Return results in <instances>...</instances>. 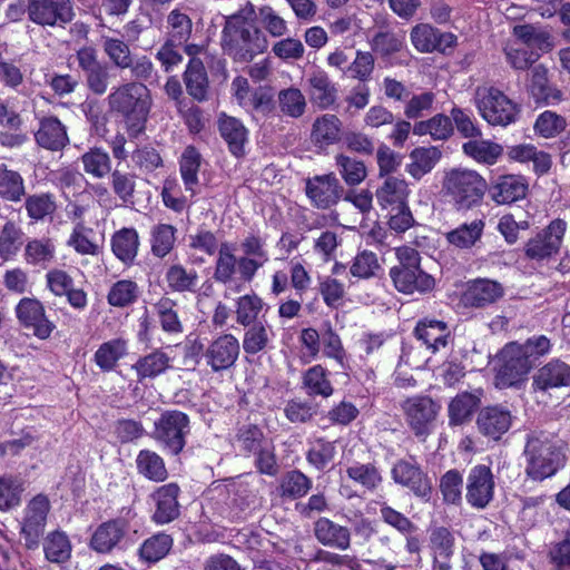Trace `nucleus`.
<instances>
[{
	"mask_svg": "<svg viewBox=\"0 0 570 570\" xmlns=\"http://www.w3.org/2000/svg\"><path fill=\"white\" fill-rule=\"evenodd\" d=\"M252 9H240L226 18L222 47L235 61L248 62L267 48V41L252 22Z\"/></svg>",
	"mask_w": 570,
	"mask_h": 570,
	"instance_id": "obj_1",
	"label": "nucleus"
},
{
	"mask_svg": "<svg viewBox=\"0 0 570 570\" xmlns=\"http://www.w3.org/2000/svg\"><path fill=\"white\" fill-rule=\"evenodd\" d=\"M110 111L120 115L131 137L145 130L151 99L148 88L141 82L130 81L115 87L107 97Z\"/></svg>",
	"mask_w": 570,
	"mask_h": 570,
	"instance_id": "obj_2",
	"label": "nucleus"
},
{
	"mask_svg": "<svg viewBox=\"0 0 570 570\" xmlns=\"http://www.w3.org/2000/svg\"><path fill=\"white\" fill-rule=\"evenodd\" d=\"M485 179L475 170L452 168L444 173L442 190L458 209L478 206L487 190Z\"/></svg>",
	"mask_w": 570,
	"mask_h": 570,
	"instance_id": "obj_3",
	"label": "nucleus"
},
{
	"mask_svg": "<svg viewBox=\"0 0 570 570\" xmlns=\"http://www.w3.org/2000/svg\"><path fill=\"white\" fill-rule=\"evenodd\" d=\"M473 100L480 116L492 126L507 127L517 120L518 105L497 87H476Z\"/></svg>",
	"mask_w": 570,
	"mask_h": 570,
	"instance_id": "obj_4",
	"label": "nucleus"
},
{
	"mask_svg": "<svg viewBox=\"0 0 570 570\" xmlns=\"http://www.w3.org/2000/svg\"><path fill=\"white\" fill-rule=\"evenodd\" d=\"M524 454L525 472L531 479L541 481L557 472L560 454L549 435L539 433L529 436Z\"/></svg>",
	"mask_w": 570,
	"mask_h": 570,
	"instance_id": "obj_5",
	"label": "nucleus"
},
{
	"mask_svg": "<svg viewBox=\"0 0 570 570\" xmlns=\"http://www.w3.org/2000/svg\"><path fill=\"white\" fill-rule=\"evenodd\" d=\"M189 432L188 415L178 410H167L155 421L153 438L164 450L177 455L183 451Z\"/></svg>",
	"mask_w": 570,
	"mask_h": 570,
	"instance_id": "obj_6",
	"label": "nucleus"
},
{
	"mask_svg": "<svg viewBox=\"0 0 570 570\" xmlns=\"http://www.w3.org/2000/svg\"><path fill=\"white\" fill-rule=\"evenodd\" d=\"M29 19L42 27H65L75 18L71 0H28Z\"/></svg>",
	"mask_w": 570,
	"mask_h": 570,
	"instance_id": "obj_7",
	"label": "nucleus"
},
{
	"mask_svg": "<svg viewBox=\"0 0 570 570\" xmlns=\"http://www.w3.org/2000/svg\"><path fill=\"white\" fill-rule=\"evenodd\" d=\"M567 228L568 225L563 219H553L527 242L525 256L530 259L543 261L556 255L561 247Z\"/></svg>",
	"mask_w": 570,
	"mask_h": 570,
	"instance_id": "obj_8",
	"label": "nucleus"
},
{
	"mask_svg": "<svg viewBox=\"0 0 570 570\" xmlns=\"http://www.w3.org/2000/svg\"><path fill=\"white\" fill-rule=\"evenodd\" d=\"M495 481L490 466L478 464L470 469L465 482V500L470 507L484 510L494 499Z\"/></svg>",
	"mask_w": 570,
	"mask_h": 570,
	"instance_id": "obj_9",
	"label": "nucleus"
},
{
	"mask_svg": "<svg viewBox=\"0 0 570 570\" xmlns=\"http://www.w3.org/2000/svg\"><path fill=\"white\" fill-rule=\"evenodd\" d=\"M406 422L416 436H426L431 433V428L435 421L440 405L429 396H413L402 403Z\"/></svg>",
	"mask_w": 570,
	"mask_h": 570,
	"instance_id": "obj_10",
	"label": "nucleus"
},
{
	"mask_svg": "<svg viewBox=\"0 0 570 570\" xmlns=\"http://www.w3.org/2000/svg\"><path fill=\"white\" fill-rule=\"evenodd\" d=\"M502 365L499 367L494 384L498 389L518 386L525 379L532 363L525 361L515 346V342L505 345L502 351Z\"/></svg>",
	"mask_w": 570,
	"mask_h": 570,
	"instance_id": "obj_11",
	"label": "nucleus"
},
{
	"mask_svg": "<svg viewBox=\"0 0 570 570\" xmlns=\"http://www.w3.org/2000/svg\"><path fill=\"white\" fill-rule=\"evenodd\" d=\"M129 533V523L124 518H116L102 522L94 531L89 547L98 553H111L121 550L126 546Z\"/></svg>",
	"mask_w": 570,
	"mask_h": 570,
	"instance_id": "obj_12",
	"label": "nucleus"
},
{
	"mask_svg": "<svg viewBox=\"0 0 570 570\" xmlns=\"http://www.w3.org/2000/svg\"><path fill=\"white\" fill-rule=\"evenodd\" d=\"M49 509V500L45 495L35 497L26 507L21 523V534L27 549L33 550L39 546Z\"/></svg>",
	"mask_w": 570,
	"mask_h": 570,
	"instance_id": "obj_13",
	"label": "nucleus"
},
{
	"mask_svg": "<svg viewBox=\"0 0 570 570\" xmlns=\"http://www.w3.org/2000/svg\"><path fill=\"white\" fill-rule=\"evenodd\" d=\"M391 475L395 483L407 488L414 495L429 500L432 493V483L416 462L396 461L391 470Z\"/></svg>",
	"mask_w": 570,
	"mask_h": 570,
	"instance_id": "obj_14",
	"label": "nucleus"
},
{
	"mask_svg": "<svg viewBox=\"0 0 570 570\" xmlns=\"http://www.w3.org/2000/svg\"><path fill=\"white\" fill-rule=\"evenodd\" d=\"M305 191L313 206L327 209L338 203L344 189L336 176L331 173L307 178Z\"/></svg>",
	"mask_w": 570,
	"mask_h": 570,
	"instance_id": "obj_15",
	"label": "nucleus"
},
{
	"mask_svg": "<svg viewBox=\"0 0 570 570\" xmlns=\"http://www.w3.org/2000/svg\"><path fill=\"white\" fill-rule=\"evenodd\" d=\"M239 342L229 333L220 334L214 338L206 351L204 358L213 372L230 368L239 356Z\"/></svg>",
	"mask_w": 570,
	"mask_h": 570,
	"instance_id": "obj_16",
	"label": "nucleus"
},
{
	"mask_svg": "<svg viewBox=\"0 0 570 570\" xmlns=\"http://www.w3.org/2000/svg\"><path fill=\"white\" fill-rule=\"evenodd\" d=\"M411 42L420 52H445L456 45V36L451 32H441L429 23L414 26L410 33Z\"/></svg>",
	"mask_w": 570,
	"mask_h": 570,
	"instance_id": "obj_17",
	"label": "nucleus"
},
{
	"mask_svg": "<svg viewBox=\"0 0 570 570\" xmlns=\"http://www.w3.org/2000/svg\"><path fill=\"white\" fill-rule=\"evenodd\" d=\"M17 317L28 328H32L35 336L40 340L48 338L55 330L49 321L43 305L36 298H22L16 307Z\"/></svg>",
	"mask_w": 570,
	"mask_h": 570,
	"instance_id": "obj_18",
	"label": "nucleus"
},
{
	"mask_svg": "<svg viewBox=\"0 0 570 570\" xmlns=\"http://www.w3.org/2000/svg\"><path fill=\"white\" fill-rule=\"evenodd\" d=\"M390 276L395 288L404 294H424L431 292L435 286L433 276L416 267H392Z\"/></svg>",
	"mask_w": 570,
	"mask_h": 570,
	"instance_id": "obj_19",
	"label": "nucleus"
},
{
	"mask_svg": "<svg viewBox=\"0 0 570 570\" xmlns=\"http://www.w3.org/2000/svg\"><path fill=\"white\" fill-rule=\"evenodd\" d=\"M33 137L40 148L49 151H61L70 142L66 125L56 116L40 117Z\"/></svg>",
	"mask_w": 570,
	"mask_h": 570,
	"instance_id": "obj_20",
	"label": "nucleus"
},
{
	"mask_svg": "<svg viewBox=\"0 0 570 570\" xmlns=\"http://www.w3.org/2000/svg\"><path fill=\"white\" fill-rule=\"evenodd\" d=\"M511 424L512 414L502 405L485 406L476 417L479 432L495 441L509 431Z\"/></svg>",
	"mask_w": 570,
	"mask_h": 570,
	"instance_id": "obj_21",
	"label": "nucleus"
},
{
	"mask_svg": "<svg viewBox=\"0 0 570 570\" xmlns=\"http://www.w3.org/2000/svg\"><path fill=\"white\" fill-rule=\"evenodd\" d=\"M528 92L537 104L557 105L563 94L549 80V70L544 65H535L530 71Z\"/></svg>",
	"mask_w": 570,
	"mask_h": 570,
	"instance_id": "obj_22",
	"label": "nucleus"
},
{
	"mask_svg": "<svg viewBox=\"0 0 570 570\" xmlns=\"http://www.w3.org/2000/svg\"><path fill=\"white\" fill-rule=\"evenodd\" d=\"M179 487L176 483H168L159 487L153 494L155 503L153 521L157 524H167L179 515L178 503Z\"/></svg>",
	"mask_w": 570,
	"mask_h": 570,
	"instance_id": "obj_23",
	"label": "nucleus"
},
{
	"mask_svg": "<svg viewBox=\"0 0 570 570\" xmlns=\"http://www.w3.org/2000/svg\"><path fill=\"white\" fill-rule=\"evenodd\" d=\"M504 294L502 285L488 278L469 282L462 294V303L470 307H484L501 298Z\"/></svg>",
	"mask_w": 570,
	"mask_h": 570,
	"instance_id": "obj_24",
	"label": "nucleus"
},
{
	"mask_svg": "<svg viewBox=\"0 0 570 570\" xmlns=\"http://www.w3.org/2000/svg\"><path fill=\"white\" fill-rule=\"evenodd\" d=\"M532 385L543 392L570 386V365L559 358L551 360L535 372Z\"/></svg>",
	"mask_w": 570,
	"mask_h": 570,
	"instance_id": "obj_25",
	"label": "nucleus"
},
{
	"mask_svg": "<svg viewBox=\"0 0 570 570\" xmlns=\"http://www.w3.org/2000/svg\"><path fill=\"white\" fill-rule=\"evenodd\" d=\"M454 541L455 539L449 529L438 527L432 530L430 535V548L435 570L452 569L451 559L454 554Z\"/></svg>",
	"mask_w": 570,
	"mask_h": 570,
	"instance_id": "obj_26",
	"label": "nucleus"
},
{
	"mask_svg": "<svg viewBox=\"0 0 570 570\" xmlns=\"http://www.w3.org/2000/svg\"><path fill=\"white\" fill-rule=\"evenodd\" d=\"M528 181L521 175L500 176L491 187V197L497 204H512L525 197Z\"/></svg>",
	"mask_w": 570,
	"mask_h": 570,
	"instance_id": "obj_27",
	"label": "nucleus"
},
{
	"mask_svg": "<svg viewBox=\"0 0 570 570\" xmlns=\"http://www.w3.org/2000/svg\"><path fill=\"white\" fill-rule=\"evenodd\" d=\"M375 195L381 207L394 210V208L407 205L409 185L403 178L389 176L382 186L377 188Z\"/></svg>",
	"mask_w": 570,
	"mask_h": 570,
	"instance_id": "obj_28",
	"label": "nucleus"
},
{
	"mask_svg": "<svg viewBox=\"0 0 570 570\" xmlns=\"http://www.w3.org/2000/svg\"><path fill=\"white\" fill-rule=\"evenodd\" d=\"M414 333L416 338L432 353L444 348L448 344V337L450 336L448 325L436 320H423L419 322Z\"/></svg>",
	"mask_w": 570,
	"mask_h": 570,
	"instance_id": "obj_29",
	"label": "nucleus"
},
{
	"mask_svg": "<svg viewBox=\"0 0 570 570\" xmlns=\"http://www.w3.org/2000/svg\"><path fill=\"white\" fill-rule=\"evenodd\" d=\"M314 533L316 539L324 546L346 550L350 547V530L327 518H321L315 522Z\"/></svg>",
	"mask_w": 570,
	"mask_h": 570,
	"instance_id": "obj_30",
	"label": "nucleus"
},
{
	"mask_svg": "<svg viewBox=\"0 0 570 570\" xmlns=\"http://www.w3.org/2000/svg\"><path fill=\"white\" fill-rule=\"evenodd\" d=\"M186 90L197 101L207 99L209 80L206 68L199 58H191L184 72Z\"/></svg>",
	"mask_w": 570,
	"mask_h": 570,
	"instance_id": "obj_31",
	"label": "nucleus"
},
{
	"mask_svg": "<svg viewBox=\"0 0 570 570\" xmlns=\"http://www.w3.org/2000/svg\"><path fill=\"white\" fill-rule=\"evenodd\" d=\"M307 82L309 85V97L314 105L326 109L335 102L337 90L324 70L312 71Z\"/></svg>",
	"mask_w": 570,
	"mask_h": 570,
	"instance_id": "obj_32",
	"label": "nucleus"
},
{
	"mask_svg": "<svg viewBox=\"0 0 570 570\" xmlns=\"http://www.w3.org/2000/svg\"><path fill=\"white\" fill-rule=\"evenodd\" d=\"M410 163L406 164V173L414 179L419 180L426 174L431 173L435 165L440 161L442 153L439 147H417L410 153Z\"/></svg>",
	"mask_w": 570,
	"mask_h": 570,
	"instance_id": "obj_33",
	"label": "nucleus"
},
{
	"mask_svg": "<svg viewBox=\"0 0 570 570\" xmlns=\"http://www.w3.org/2000/svg\"><path fill=\"white\" fill-rule=\"evenodd\" d=\"M218 128L230 153L236 157L242 156L247 141V129L243 122L235 117L222 114L218 119Z\"/></svg>",
	"mask_w": 570,
	"mask_h": 570,
	"instance_id": "obj_34",
	"label": "nucleus"
},
{
	"mask_svg": "<svg viewBox=\"0 0 570 570\" xmlns=\"http://www.w3.org/2000/svg\"><path fill=\"white\" fill-rule=\"evenodd\" d=\"M507 155L510 160L521 164L532 161L533 170L538 175L547 174L552 165L551 157L548 153L538 150L531 144H519L509 147Z\"/></svg>",
	"mask_w": 570,
	"mask_h": 570,
	"instance_id": "obj_35",
	"label": "nucleus"
},
{
	"mask_svg": "<svg viewBox=\"0 0 570 570\" xmlns=\"http://www.w3.org/2000/svg\"><path fill=\"white\" fill-rule=\"evenodd\" d=\"M42 550L48 562L63 564L71 558L72 544L66 532L55 530L45 537Z\"/></svg>",
	"mask_w": 570,
	"mask_h": 570,
	"instance_id": "obj_36",
	"label": "nucleus"
},
{
	"mask_svg": "<svg viewBox=\"0 0 570 570\" xmlns=\"http://www.w3.org/2000/svg\"><path fill=\"white\" fill-rule=\"evenodd\" d=\"M139 236L135 228L124 227L111 237V250L126 265H131L137 257Z\"/></svg>",
	"mask_w": 570,
	"mask_h": 570,
	"instance_id": "obj_37",
	"label": "nucleus"
},
{
	"mask_svg": "<svg viewBox=\"0 0 570 570\" xmlns=\"http://www.w3.org/2000/svg\"><path fill=\"white\" fill-rule=\"evenodd\" d=\"M171 357L161 350H155L151 353L141 356L132 365L134 371L137 374L138 381L146 379H155L164 374L170 368Z\"/></svg>",
	"mask_w": 570,
	"mask_h": 570,
	"instance_id": "obj_38",
	"label": "nucleus"
},
{
	"mask_svg": "<svg viewBox=\"0 0 570 570\" xmlns=\"http://www.w3.org/2000/svg\"><path fill=\"white\" fill-rule=\"evenodd\" d=\"M342 121L332 114L317 117L313 124L312 139L315 145L325 147L336 144L341 139Z\"/></svg>",
	"mask_w": 570,
	"mask_h": 570,
	"instance_id": "obj_39",
	"label": "nucleus"
},
{
	"mask_svg": "<svg viewBox=\"0 0 570 570\" xmlns=\"http://www.w3.org/2000/svg\"><path fill=\"white\" fill-rule=\"evenodd\" d=\"M83 171L95 179H104L111 174L112 161L107 150L91 147L79 158Z\"/></svg>",
	"mask_w": 570,
	"mask_h": 570,
	"instance_id": "obj_40",
	"label": "nucleus"
},
{
	"mask_svg": "<svg viewBox=\"0 0 570 570\" xmlns=\"http://www.w3.org/2000/svg\"><path fill=\"white\" fill-rule=\"evenodd\" d=\"M267 308L263 298L255 292L244 294L235 301V315L237 324L247 327L257 323L259 314Z\"/></svg>",
	"mask_w": 570,
	"mask_h": 570,
	"instance_id": "obj_41",
	"label": "nucleus"
},
{
	"mask_svg": "<svg viewBox=\"0 0 570 570\" xmlns=\"http://www.w3.org/2000/svg\"><path fill=\"white\" fill-rule=\"evenodd\" d=\"M484 222L482 219H474L471 223L461 224L459 227L445 234L446 242L460 249L471 248L480 240Z\"/></svg>",
	"mask_w": 570,
	"mask_h": 570,
	"instance_id": "obj_42",
	"label": "nucleus"
},
{
	"mask_svg": "<svg viewBox=\"0 0 570 570\" xmlns=\"http://www.w3.org/2000/svg\"><path fill=\"white\" fill-rule=\"evenodd\" d=\"M328 371L321 364L309 367L303 375V387L309 396L327 399L333 395L334 387L328 379Z\"/></svg>",
	"mask_w": 570,
	"mask_h": 570,
	"instance_id": "obj_43",
	"label": "nucleus"
},
{
	"mask_svg": "<svg viewBox=\"0 0 570 570\" xmlns=\"http://www.w3.org/2000/svg\"><path fill=\"white\" fill-rule=\"evenodd\" d=\"M202 156L194 146H187L180 157V175L186 191L193 197L197 193L198 170L200 167Z\"/></svg>",
	"mask_w": 570,
	"mask_h": 570,
	"instance_id": "obj_44",
	"label": "nucleus"
},
{
	"mask_svg": "<svg viewBox=\"0 0 570 570\" xmlns=\"http://www.w3.org/2000/svg\"><path fill=\"white\" fill-rule=\"evenodd\" d=\"M127 354V342L122 338H114L102 343L94 355L96 365L104 372L115 368L118 361Z\"/></svg>",
	"mask_w": 570,
	"mask_h": 570,
	"instance_id": "obj_45",
	"label": "nucleus"
},
{
	"mask_svg": "<svg viewBox=\"0 0 570 570\" xmlns=\"http://www.w3.org/2000/svg\"><path fill=\"white\" fill-rule=\"evenodd\" d=\"M26 195L24 179L19 171L0 164V198L19 203Z\"/></svg>",
	"mask_w": 570,
	"mask_h": 570,
	"instance_id": "obj_46",
	"label": "nucleus"
},
{
	"mask_svg": "<svg viewBox=\"0 0 570 570\" xmlns=\"http://www.w3.org/2000/svg\"><path fill=\"white\" fill-rule=\"evenodd\" d=\"M67 245L80 255L97 256L100 253L94 229L81 223L73 225Z\"/></svg>",
	"mask_w": 570,
	"mask_h": 570,
	"instance_id": "obj_47",
	"label": "nucleus"
},
{
	"mask_svg": "<svg viewBox=\"0 0 570 570\" xmlns=\"http://www.w3.org/2000/svg\"><path fill=\"white\" fill-rule=\"evenodd\" d=\"M346 474L350 480L368 491L376 490L383 481L379 468L373 462H354L346 468Z\"/></svg>",
	"mask_w": 570,
	"mask_h": 570,
	"instance_id": "obj_48",
	"label": "nucleus"
},
{
	"mask_svg": "<svg viewBox=\"0 0 570 570\" xmlns=\"http://www.w3.org/2000/svg\"><path fill=\"white\" fill-rule=\"evenodd\" d=\"M413 132L417 136L430 135L434 140H445L453 132L452 119L443 114H436L428 120L415 122Z\"/></svg>",
	"mask_w": 570,
	"mask_h": 570,
	"instance_id": "obj_49",
	"label": "nucleus"
},
{
	"mask_svg": "<svg viewBox=\"0 0 570 570\" xmlns=\"http://www.w3.org/2000/svg\"><path fill=\"white\" fill-rule=\"evenodd\" d=\"M480 404V397L473 393L458 394L449 404V421L451 425H460L470 419Z\"/></svg>",
	"mask_w": 570,
	"mask_h": 570,
	"instance_id": "obj_50",
	"label": "nucleus"
},
{
	"mask_svg": "<svg viewBox=\"0 0 570 570\" xmlns=\"http://www.w3.org/2000/svg\"><path fill=\"white\" fill-rule=\"evenodd\" d=\"M101 48L109 61L120 70H127L134 57L130 47L122 39L101 36Z\"/></svg>",
	"mask_w": 570,
	"mask_h": 570,
	"instance_id": "obj_51",
	"label": "nucleus"
},
{
	"mask_svg": "<svg viewBox=\"0 0 570 570\" xmlns=\"http://www.w3.org/2000/svg\"><path fill=\"white\" fill-rule=\"evenodd\" d=\"M138 472L145 478L161 482L167 478V469L163 458L154 451L141 450L136 459Z\"/></svg>",
	"mask_w": 570,
	"mask_h": 570,
	"instance_id": "obj_52",
	"label": "nucleus"
},
{
	"mask_svg": "<svg viewBox=\"0 0 570 570\" xmlns=\"http://www.w3.org/2000/svg\"><path fill=\"white\" fill-rule=\"evenodd\" d=\"M166 282L174 292H195L199 275L194 268L187 269L180 264H174L166 272Z\"/></svg>",
	"mask_w": 570,
	"mask_h": 570,
	"instance_id": "obj_53",
	"label": "nucleus"
},
{
	"mask_svg": "<svg viewBox=\"0 0 570 570\" xmlns=\"http://www.w3.org/2000/svg\"><path fill=\"white\" fill-rule=\"evenodd\" d=\"M173 547V538L166 533H157L146 539L139 548V557L147 563H155L165 558Z\"/></svg>",
	"mask_w": 570,
	"mask_h": 570,
	"instance_id": "obj_54",
	"label": "nucleus"
},
{
	"mask_svg": "<svg viewBox=\"0 0 570 570\" xmlns=\"http://www.w3.org/2000/svg\"><path fill=\"white\" fill-rule=\"evenodd\" d=\"M462 148L468 156L487 165L495 164L503 154V147L490 140H470Z\"/></svg>",
	"mask_w": 570,
	"mask_h": 570,
	"instance_id": "obj_55",
	"label": "nucleus"
},
{
	"mask_svg": "<svg viewBox=\"0 0 570 570\" xmlns=\"http://www.w3.org/2000/svg\"><path fill=\"white\" fill-rule=\"evenodd\" d=\"M371 49L382 58L400 52L404 45V36L389 29H380L372 37Z\"/></svg>",
	"mask_w": 570,
	"mask_h": 570,
	"instance_id": "obj_56",
	"label": "nucleus"
},
{
	"mask_svg": "<svg viewBox=\"0 0 570 570\" xmlns=\"http://www.w3.org/2000/svg\"><path fill=\"white\" fill-rule=\"evenodd\" d=\"M311 488L312 480L298 470L286 472L279 481V493L284 498H302Z\"/></svg>",
	"mask_w": 570,
	"mask_h": 570,
	"instance_id": "obj_57",
	"label": "nucleus"
},
{
	"mask_svg": "<svg viewBox=\"0 0 570 570\" xmlns=\"http://www.w3.org/2000/svg\"><path fill=\"white\" fill-rule=\"evenodd\" d=\"M271 336L272 330L267 324H250L244 333L243 348L247 354H257L268 346Z\"/></svg>",
	"mask_w": 570,
	"mask_h": 570,
	"instance_id": "obj_58",
	"label": "nucleus"
},
{
	"mask_svg": "<svg viewBox=\"0 0 570 570\" xmlns=\"http://www.w3.org/2000/svg\"><path fill=\"white\" fill-rule=\"evenodd\" d=\"M237 271V257L234 247L229 243H222L215 264L214 278L222 284L232 282Z\"/></svg>",
	"mask_w": 570,
	"mask_h": 570,
	"instance_id": "obj_59",
	"label": "nucleus"
},
{
	"mask_svg": "<svg viewBox=\"0 0 570 570\" xmlns=\"http://www.w3.org/2000/svg\"><path fill=\"white\" fill-rule=\"evenodd\" d=\"M335 165L344 181L350 186L358 185L366 178V167L362 160L338 154L335 156Z\"/></svg>",
	"mask_w": 570,
	"mask_h": 570,
	"instance_id": "obj_60",
	"label": "nucleus"
},
{
	"mask_svg": "<svg viewBox=\"0 0 570 570\" xmlns=\"http://www.w3.org/2000/svg\"><path fill=\"white\" fill-rule=\"evenodd\" d=\"M335 442L316 439L306 453L307 462L317 470H324L335 458Z\"/></svg>",
	"mask_w": 570,
	"mask_h": 570,
	"instance_id": "obj_61",
	"label": "nucleus"
},
{
	"mask_svg": "<svg viewBox=\"0 0 570 570\" xmlns=\"http://www.w3.org/2000/svg\"><path fill=\"white\" fill-rule=\"evenodd\" d=\"M507 62L515 70L529 69L538 59V55L528 50L519 41H508L503 47Z\"/></svg>",
	"mask_w": 570,
	"mask_h": 570,
	"instance_id": "obj_62",
	"label": "nucleus"
},
{
	"mask_svg": "<svg viewBox=\"0 0 570 570\" xmlns=\"http://www.w3.org/2000/svg\"><path fill=\"white\" fill-rule=\"evenodd\" d=\"M24 207L28 216L36 222L53 215L57 209L55 197L46 193L28 196L24 202Z\"/></svg>",
	"mask_w": 570,
	"mask_h": 570,
	"instance_id": "obj_63",
	"label": "nucleus"
},
{
	"mask_svg": "<svg viewBox=\"0 0 570 570\" xmlns=\"http://www.w3.org/2000/svg\"><path fill=\"white\" fill-rule=\"evenodd\" d=\"M138 294L139 288L135 282L122 279L110 287L107 299L111 306L125 307L135 303Z\"/></svg>",
	"mask_w": 570,
	"mask_h": 570,
	"instance_id": "obj_64",
	"label": "nucleus"
}]
</instances>
